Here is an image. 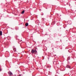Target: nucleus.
I'll return each instance as SVG.
<instances>
[{"label":"nucleus","instance_id":"f257e3e1","mask_svg":"<svg viewBox=\"0 0 76 76\" xmlns=\"http://www.w3.org/2000/svg\"><path fill=\"white\" fill-rule=\"evenodd\" d=\"M31 53H37V50H34V49H32L31 50Z\"/></svg>","mask_w":76,"mask_h":76},{"label":"nucleus","instance_id":"f03ea898","mask_svg":"<svg viewBox=\"0 0 76 76\" xmlns=\"http://www.w3.org/2000/svg\"><path fill=\"white\" fill-rule=\"evenodd\" d=\"M8 74H9L10 76H12L13 75V73L11 71H9L8 72Z\"/></svg>","mask_w":76,"mask_h":76},{"label":"nucleus","instance_id":"7ed1b4c3","mask_svg":"<svg viewBox=\"0 0 76 76\" xmlns=\"http://www.w3.org/2000/svg\"><path fill=\"white\" fill-rule=\"evenodd\" d=\"M28 23H26V24H25V26H28Z\"/></svg>","mask_w":76,"mask_h":76},{"label":"nucleus","instance_id":"20e7f679","mask_svg":"<svg viewBox=\"0 0 76 76\" xmlns=\"http://www.w3.org/2000/svg\"><path fill=\"white\" fill-rule=\"evenodd\" d=\"M13 50L14 51H16V48H14L13 49Z\"/></svg>","mask_w":76,"mask_h":76},{"label":"nucleus","instance_id":"39448f33","mask_svg":"<svg viewBox=\"0 0 76 76\" xmlns=\"http://www.w3.org/2000/svg\"><path fill=\"white\" fill-rule=\"evenodd\" d=\"M0 35H2V31H0Z\"/></svg>","mask_w":76,"mask_h":76},{"label":"nucleus","instance_id":"423d86ee","mask_svg":"<svg viewBox=\"0 0 76 76\" xmlns=\"http://www.w3.org/2000/svg\"><path fill=\"white\" fill-rule=\"evenodd\" d=\"M25 13V11L23 10V11L22 12V14H23V13Z\"/></svg>","mask_w":76,"mask_h":76},{"label":"nucleus","instance_id":"0eeeda50","mask_svg":"<svg viewBox=\"0 0 76 76\" xmlns=\"http://www.w3.org/2000/svg\"><path fill=\"white\" fill-rule=\"evenodd\" d=\"M66 67H67V68H70V66L68 65H67L66 66Z\"/></svg>","mask_w":76,"mask_h":76},{"label":"nucleus","instance_id":"6e6552de","mask_svg":"<svg viewBox=\"0 0 76 76\" xmlns=\"http://www.w3.org/2000/svg\"><path fill=\"white\" fill-rule=\"evenodd\" d=\"M19 76H21V75H19Z\"/></svg>","mask_w":76,"mask_h":76},{"label":"nucleus","instance_id":"1a4fd4ad","mask_svg":"<svg viewBox=\"0 0 76 76\" xmlns=\"http://www.w3.org/2000/svg\"><path fill=\"white\" fill-rule=\"evenodd\" d=\"M56 63V62H53V63Z\"/></svg>","mask_w":76,"mask_h":76},{"label":"nucleus","instance_id":"9d476101","mask_svg":"<svg viewBox=\"0 0 76 76\" xmlns=\"http://www.w3.org/2000/svg\"><path fill=\"white\" fill-rule=\"evenodd\" d=\"M1 69H0V71H1Z\"/></svg>","mask_w":76,"mask_h":76}]
</instances>
